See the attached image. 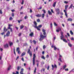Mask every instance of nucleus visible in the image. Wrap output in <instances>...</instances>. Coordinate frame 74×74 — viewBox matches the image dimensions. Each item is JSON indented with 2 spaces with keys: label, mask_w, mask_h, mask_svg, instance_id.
Wrapping results in <instances>:
<instances>
[{
  "label": "nucleus",
  "mask_w": 74,
  "mask_h": 74,
  "mask_svg": "<svg viewBox=\"0 0 74 74\" xmlns=\"http://www.w3.org/2000/svg\"><path fill=\"white\" fill-rule=\"evenodd\" d=\"M36 68H35V70H34V73H36Z\"/></svg>",
  "instance_id": "e433bc0d"
},
{
  "label": "nucleus",
  "mask_w": 74,
  "mask_h": 74,
  "mask_svg": "<svg viewBox=\"0 0 74 74\" xmlns=\"http://www.w3.org/2000/svg\"><path fill=\"white\" fill-rule=\"evenodd\" d=\"M64 3H65V4H67L68 3V1H64Z\"/></svg>",
  "instance_id": "79ce46f5"
},
{
  "label": "nucleus",
  "mask_w": 74,
  "mask_h": 74,
  "mask_svg": "<svg viewBox=\"0 0 74 74\" xmlns=\"http://www.w3.org/2000/svg\"><path fill=\"white\" fill-rule=\"evenodd\" d=\"M71 40H74V38H71Z\"/></svg>",
  "instance_id": "69168bd1"
},
{
  "label": "nucleus",
  "mask_w": 74,
  "mask_h": 74,
  "mask_svg": "<svg viewBox=\"0 0 74 74\" xmlns=\"http://www.w3.org/2000/svg\"><path fill=\"white\" fill-rule=\"evenodd\" d=\"M58 30H59V31H61L62 30L61 28H58Z\"/></svg>",
  "instance_id": "ea45409f"
},
{
  "label": "nucleus",
  "mask_w": 74,
  "mask_h": 74,
  "mask_svg": "<svg viewBox=\"0 0 74 74\" xmlns=\"http://www.w3.org/2000/svg\"><path fill=\"white\" fill-rule=\"evenodd\" d=\"M41 9H42V7H40L38 8V10H41Z\"/></svg>",
  "instance_id": "13d9d810"
},
{
  "label": "nucleus",
  "mask_w": 74,
  "mask_h": 74,
  "mask_svg": "<svg viewBox=\"0 0 74 74\" xmlns=\"http://www.w3.org/2000/svg\"><path fill=\"white\" fill-rule=\"evenodd\" d=\"M0 14H3V12H2L1 10H0Z\"/></svg>",
  "instance_id": "de8ad7c7"
},
{
  "label": "nucleus",
  "mask_w": 74,
  "mask_h": 74,
  "mask_svg": "<svg viewBox=\"0 0 74 74\" xmlns=\"http://www.w3.org/2000/svg\"><path fill=\"white\" fill-rule=\"evenodd\" d=\"M12 16H14V13H12Z\"/></svg>",
  "instance_id": "bf43d9fd"
},
{
  "label": "nucleus",
  "mask_w": 74,
  "mask_h": 74,
  "mask_svg": "<svg viewBox=\"0 0 74 74\" xmlns=\"http://www.w3.org/2000/svg\"><path fill=\"white\" fill-rule=\"evenodd\" d=\"M8 26H9V27H8V29H10L11 28V26H12V25H10L9 24L8 25Z\"/></svg>",
  "instance_id": "aec40b11"
},
{
  "label": "nucleus",
  "mask_w": 74,
  "mask_h": 74,
  "mask_svg": "<svg viewBox=\"0 0 74 74\" xmlns=\"http://www.w3.org/2000/svg\"><path fill=\"white\" fill-rule=\"evenodd\" d=\"M43 49H45V48H46V47L45 45H44L43 46Z\"/></svg>",
  "instance_id": "c03bdc74"
},
{
  "label": "nucleus",
  "mask_w": 74,
  "mask_h": 74,
  "mask_svg": "<svg viewBox=\"0 0 74 74\" xmlns=\"http://www.w3.org/2000/svg\"><path fill=\"white\" fill-rule=\"evenodd\" d=\"M10 32L9 31H8L7 33L6 34V35H4V37L5 38V37H9L10 36Z\"/></svg>",
  "instance_id": "39448f33"
},
{
  "label": "nucleus",
  "mask_w": 74,
  "mask_h": 74,
  "mask_svg": "<svg viewBox=\"0 0 74 74\" xmlns=\"http://www.w3.org/2000/svg\"><path fill=\"white\" fill-rule=\"evenodd\" d=\"M54 26H58V25H57V24H56V23L54 22Z\"/></svg>",
  "instance_id": "c9c22d12"
},
{
  "label": "nucleus",
  "mask_w": 74,
  "mask_h": 74,
  "mask_svg": "<svg viewBox=\"0 0 74 74\" xmlns=\"http://www.w3.org/2000/svg\"><path fill=\"white\" fill-rule=\"evenodd\" d=\"M20 68H21V66H17V69L18 71V70L20 69Z\"/></svg>",
  "instance_id": "5701e85b"
},
{
  "label": "nucleus",
  "mask_w": 74,
  "mask_h": 74,
  "mask_svg": "<svg viewBox=\"0 0 74 74\" xmlns=\"http://www.w3.org/2000/svg\"><path fill=\"white\" fill-rule=\"evenodd\" d=\"M67 36H68V37H70V34L69 33H67Z\"/></svg>",
  "instance_id": "6e6d98bb"
},
{
  "label": "nucleus",
  "mask_w": 74,
  "mask_h": 74,
  "mask_svg": "<svg viewBox=\"0 0 74 74\" xmlns=\"http://www.w3.org/2000/svg\"><path fill=\"white\" fill-rule=\"evenodd\" d=\"M65 70L66 71H69V69L68 68L66 69H65Z\"/></svg>",
  "instance_id": "49530a36"
},
{
  "label": "nucleus",
  "mask_w": 74,
  "mask_h": 74,
  "mask_svg": "<svg viewBox=\"0 0 74 74\" xmlns=\"http://www.w3.org/2000/svg\"><path fill=\"white\" fill-rule=\"evenodd\" d=\"M27 52L28 53H29L31 57L32 56V51H30V49H28V51H27Z\"/></svg>",
  "instance_id": "423d86ee"
},
{
  "label": "nucleus",
  "mask_w": 74,
  "mask_h": 74,
  "mask_svg": "<svg viewBox=\"0 0 74 74\" xmlns=\"http://www.w3.org/2000/svg\"><path fill=\"white\" fill-rule=\"evenodd\" d=\"M56 2H54L53 5V7H55V6H56Z\"/></svg>",
  "instance_id": "412c9836"
},
{
  "label": "nucleus",
  "mask_w": 74,
  "mask_h": 74,
  "mask_svg": "<svg viewBox=\"0 0 74 74\" xmlns=\"http://www.w3.org/2000/svg\"><path fill=\"white\" fill-rule=\"evenodd\" d=\"M21 60L23 62H24V61H25V60H24V59L23 58H22Z\"/></svg>",
  "instance_id": "3c124183"
},
{
  "label": "nucleus",
  "mask_w": 74,
  "mask_h": 74,
  "mask_svg": "<svg viewBox=\"0 0 74 74\" xmlns=\"http://www.w3.org/2000/svg\"><path fill=\"white\" fill-rule=\"evenodd\" d=\"M48 13L49 15H52V12H50V11L49 10H48Z\"/></svg>",
  "instance_id": "b1692460"
},
{
  "label": "nucleus",
  "mask_w": 74,
  "mask_h": 74,
  "mask_svg": "<svg viewBox=\"0 0 74 74\" xmlns=\"http://www.w3.org/2000/svg\"><path fill=\"white\" fill-rule=\"evenodd\" d=\"M44 16H45V14H42V18H44Z\"/></svg>",
  "instance_id": "72a5a7b5"
},
{
  "label": "nucleus",
  "mask_w": 74,
  "mask_h": 74,
  "mask_svg": "<svg viewBox=\"0 0 74 74\" xmlns=\"http://www.w3.org/2000/svg\"><path fill=\"white\" fill-rule=\"evenodd\" d=\"M51 48H54V50L55 51H56V50L57 49V48L56 47V46H55L53 45L51 46Z\"/></svg>",
  "instance_id": "6e6552de"
},
{
  "label": "nucleus",
  "mask_w": 74,
  "mask_h": 74,
  "mask_svg": "<svg viewBox=\"0 0 74 74\" xmlns=\"http://www.w3.org/2000/svg\"><path fill=\"white\" fill-rule=\"evenodd\" d=\"M20 29H22L23 27H24V26L23 25H21L20 27Z\"/></svg>",
  "instance_id": "393cba45"
},
{
  "label": "nucleus",
  "mask_w": 74,
  "mask_h": 74,
  "mask_svg": "<svg viewBox=\"0 0 74 74\" xmlns=\"http://www.w3.org/2000/svg\"><path fill=\"white\" fill-rule=\"evenodd\" d=\"M3 30H4V31L5 32H7V31L8 30V29H6V28L5 27H4Z\"/></svg>",
  "instance_id": "4be33fe9"
},
{
  "label": "nucleus",
  "mask_w": 74,
  "mask_h": 74,
  "mask_svg": "<svg viewBox=\"0 0 74 74\" xmlns=\"http://www.w3.org/2000/svg\"><path fill=\"white\" fill-rule=\"evenodd\" d=\"M61 36L60 37L61 38V40H63V38H64V36H63V32H61Z\"/></svg>",
  "instance_id": "0eeeda50"
},
{
  "label": "nucleus",
  "mask_w": 74,
  "mask_h": 74,
  "mask_svg": "<svg viewBox=\"0 0 74 74\" xmlns=\"http://www.w3.org/2000/svg\"><path fill=\"white\" fill-rule=\"evenodd\" d=\"M21 35H22V34L21 33H20L18 34V36H19V37H20V36H21Z\"/></svg>",
  "instance_id": "8fccbe9b"
},
{
  "label": "nucleus",
  "mask_w": 74,
  "mask_h": 74,
  "mask_svg": "<svg viewBox=\"0 0 74 74\" xmlns=\"http://www.w3.org/2000/svg\"><path fill=\"white\" fill-rule=\"evenodd\" d=\"M16 52H18V54H20V50H19V48L17 47V48L16 49Z\"/></svg>",
  "instance_id": "1a4fd4ad"
},
{
  "label": "nucleus",
  "mask_w": 74,
  "mask_h": 74,
  "mask_svg": "<svg viewBox=\"0 0 74 74\" xmlns=\"http://www.w3.org/2000/svg\"><path fill=\"white\" fill-rule=\"evenodd\" d=\"M34 23L35 26H34V27L36 28V29H37L38 30H39V31H40V28L41 27H42V25H38V27L37 26V23L35 21H34Z\"/></svg>",
  "instance_id": "f257e3e1"
},
{
  "label": "nucleus",
  "mask_w": 74,
  "mask_h": 74,
  "mask_svg": "<svg viewBox=\"0 0 74 74\" xmlns=\"http://www.w3.org/2000/svg\"><path fill=\"white\" fill-rule=\"evenodd\" d=\"M69 7V5H66L65 6V10H64V12H65V16H66V18H67L68 17V16H67V12H66V10L67 9V7Z\"/></svg>",
  "instance_id": "f03ea898"
},
{
  "label": "nucleus",
  "mask_w": 74,
  "mask_h": 74,
  "mask_svg": "<svg viewBox=\"0 0 74 74\" xmlns=\"http://www.w3.org/2000/svg\"><path fill=\"white\" fill-rule=\"evenodd\" d=\"M23 70H24V69H21V71L20 72V74H23Z\"/></svg>",
  "instance_id": "f8f14e48"
},
{
  "label": "nucleus",
  "mask_w": 74,
  "mask_h": 74,
  "mask_svg": "<svg viewBox=\"0 0 74 74\" xmlns=\"http://www.w3.org/2000/svg\"><path fill=\"white\" fill-rule=\"evenodd\" d=\"M16 74H19V72H18V71H16Z\"/></svg>",
  "instance_id": "338daca9"
},
{
  "label": "nucleus",
  "mask_w": 74,
  "mask_h": 74,
  "mask_svg": "<svg viewBox=\"0 0 74 74\" xmlns=\"http://www.w3.org/2000/svg\"><path fill=\"white\" fill-rule=\"evenodd\" d=\"M15 10H11V11L13 12H14L15 11Z\"/></svg>",
  "instance_id": "0e129e2a"
},
{
  "label": "nucleus",
  "mask_w": 74,
  "mask_h": 74,
  "mask_svg": "<svg viewBox=\"0 0 74 74\" xmlns=\"http://www.w3.org/2000/svg\"><path fill=\"white\" fill-rule=\"evenodd\" d=\"M49 55H47L46 56V57L47 58H49Z\"/></svg>",
  "instance_id": "052dcab7"
},
{
  "label": "nucleus",
  "mask_w": 74,
  "mask_h": 74,
  "mask_svg": "<svg viewBox=\"0 0 74 74\" xmlns=\"http://www.w3.org/2000/svg\"><path fill=\"white\" fill-rule=\"evenodd\" d=\"M62 40H63V41H64V42H67V41L66 40V39H62Z\"/></svg>",
  "instance_id": "bb28decb"
},
{
  "label": "nucleus",
  "mask_w": 74,
  "mask_h": 74,
  "mask_svg": "<svg viewBox=\"0 0 74 74\" xmlns=\"http://www.w3.org/2000/svg\"><path fill=\"white\" fill-rule=\"evenodd\" d=\"M33 43L34 44H36V42H37L36 41H35V40H33Z\"/></svg>",
  "instance_id": "7c9ffc66"
},
{
  "label": "nucleus",
  "mask_w": 74,
  "mask_h": 74,
  "mask_svg": "<svg viewBox=\"0 0 74 74\" xmlns=\"http://www.w3.org/2000/svg\"><path fill=\"white\" fill-rule=\"evenodd\" d=\"M26 55V53L25 52H23L22 54H21V57L23 56L24 55Z\"/></svg>",
  "instance_id": "6ab92c4d"
},
{
  "label": "nucleus",
  "mask_w": 74,
  "mask_h": 74,
  "mask_svg": "<svg viewBox=\"0 0 74 74\" xmlns=\"http://www.w3.org/2000/svg\"><path fill=\"white\" fill-rule=\"evenodd\" d=\"M49 66H48L47 68V69L48 70H49Z\"/></svg>",
  "instance_id": "e2e57ef3"
},
{
  "label": "nucleus",
  "mask_w": 74,
  "mask_h": 74,
  "mask_svg": "<svg viewBox=\"0 0 74 74\" xmlns=\"http://www.w3.org/2000/svg\"><path fill=\"white\" fill-rule=\"evenodd\" d=\"M42 11H43L44 14H45L46 13V12L45 10H42Z\"/></svg>",
  "instance_id": "a19ab883"
},
{
  "label": "nucleus",
  "mask_w": 74,
  "mask_h": 74,
  "mask_svg": "<svg viewBox=\"0 0 74 74\" xmlns=\"http://www.w3.org/2000/svg\"><path fill=\"white\" fill-rule=\"evenodd\" d=\"M51 11L52 12V13H54V12H53V10L51 9Z\"/></svg>",
  "instance_id": "4d7b16f0"
},
{
  "label": "nucleus",
  "mask_w": 74,
  "mask_h": 74,
  "mask_svg": "<svg viewBox=\"0 0 74 74\" xmlns=\"http://www.w3.org/2000/svg\"><path fill=\"white\" fill-rule=\"evenodd\" d=\"M70 33L72 35H73V31H72L71 30L70 31Z\"/></svg>",
  "instance_id": "cd10ccee"
},
{
  "label": "nucleus",
  "mask_w": 74,
  "mask_h": 74,
  "mask_svg": "<svg viewBox=\"0 0 74 74\" xmlns=\"http://www.w3.org/2000/svg\"><path fill=\"white\" fill-rule=\"evenodd\" d=\"M23 12H20V14H23Z\"/></svg>",
  "instance_id": "774afa93"
},
{
  "label": "nucleus",
  "mask_w": 74,
  "mask_h": 74,
  "mask_svg": "<svg viewBox=\"0 0 74 74\" xmlns=\"http://www.w3.org/2000/svg\"><path fill=\"white\" fill-rule=\"evenodd\" d=\"M34 35V34L33 33V32H31L29 34V36H30L31 37H33Z\"/></svg>",
  "instance_id": "a211bd4d"
},
{
  "label": "nucleus",
  "mask_w": 74,
  "mask_h": 74,
  "mask_svg": "<svg viewBox=\"0 0 74 74\" xmlns=\"http://www.w3.org/2000/svg\"><path fill=\"white\" fill-rule=\"evenodd\" d=\"M52 66L53 69V68H54V67H55L56 68H57V66H56V65L55 64H54V66H53V65H52Z\"/></svg>",
  "instance_id": "f3484780"
},
{
  "label": "nucleus",
  "mask_w": 74,
  "mask_h": 74,
  "mask_svg": "<svg viewBox=\"0 0 74 74\" xmlns=\"http://www.w3.org/2000/svg\"><path fill=\"white\" fill-rule=\"evenodd\" d=\"M68 45H69V46L70 47H72V45H71V44L70 43H68Z\"/></svg>",
  "instance_id": "2f4dec72"
},
{
  "label": "nucleus",
  "mask_w": 74,
  "mask_h": 74,
  "mask_svg": "<svg viewBox=\"0 0 74 74\" xmlns=\"http://www.w3.org/2000/svg\"><path fill=\"white\" fill-rule=\"evenodd\" d=\"M50 27L51 28L52 27V23H51L50 24Z\"/></svg>",
  "instance_id": "a18cd8bd"
},
{
  "label": "nucleus",
  "mask_w": 74,
  "mask_h": 74,
  "mask_svg": "<svg viewBox=\"0 0 74 74\" xmlns=\"http://www.w3.org/2000/svg\"><path fill=\"white\" fill-rule=\"evenodd\" d=\"M10 29V31L11 32H12V28H10V29Z\"/></svg>",
  "instance_id": "864d4df0"
},
{
  "label": "nucleus",
  "mask_w": 74,
  "mask_h": 74,
  "mask_svg": "<svg viewBox=\"0 0 74 74\" xmlns=\"http://www.w3.org/2000/svg\"><path fill=\"white\" fill-rule=\"evenodd\" d=\"M67 21H69L70 22H72L73 21V19L70 18H69L67 19Z\"/></svg>",
  "instance_id": "2eb2a0df"
},
{
  "label": "nucleus",
  "mask_w": 74,
  "mask_h": 74,
  "mask_svg": "<svg viewBox=\"0 0 74 74\" xmlns=\"http://www.w3.org/2000/svg\"><path fill=\"white\" fill-rule=\"evenodd\" d=\"M56 12H57V14H59V12H60V10L59 9H56Z\"/></svg>",
  "instance_id": "9b49d317"
},
{
  "label": "nucleus",
  "mask_w": 74,
  "mask_h": 74,
  "mask_svg": "<svg viewBox=\"0 0 74 74\" xmlns=\"http://www.w3.org/2000/svg\"><path fill=\"white\" fill-rule=\"evenodd\" d=\"M41 58L44 59V60H45V57H44V56H42Z\"/></svg>",
  "instance_id": "a878e982"
},
{
  "label": "nucleus",
  "mask_w": 74,
  "mask_h": 74,
  "mask_svg": "<svg viewBox=\"0 0 74 74\" xmlns=\"http://www.w3.org/2000/svg\"><path fill=\"white\" fill-rule=\"evenodd\" d=\"M18 23H21V22L22 21V20H20L19 21L18 20Z\"/></svg>",
  "instance_id": "4c0bfd02"
},
{
  "label": "nucleus",
  "mask_w": 74,
  "mask_h": 74,
  "mask_svg": "<svg viewBox=\"0 0 74 74\" xmlns=\"http://www.w3.org/2000/svg\"><path fill=\"white\" fill-rule=\"evenodd\" d=\"M66 67H67V66L66 65H65L63 67V69H66Z\"/></svg>",
  "instance_id": "c85d7f7f"
},
{
  "label": "nucleus",
  "mask_w": 74,
  "mask_h": 74,
  "mask_svg": "<svg viewBox=\"0 0 74 74\" xmlns=\"http://www.w3.org/2000/svg\"><path fill=\"white\" fill-rule=\"evenodd\" d=\"M56 32H59V30H58V29H56Z\"/></svg>",
  "instance_id": "680f3d73"
},
{
  "label": "nucleus",
  "mask_w": 74,
  "mask_h": 74,
  "mask_svg": "<svg viewBox=\"0 0 74 74\" xmlns=\"http://www.w3.org/2000/svg\"><path fill=\"white\" fill-rule=\"evenodd\" d=\"M23 3H24V1L23 0L22 1V2L21 3V4H23Z\"/></svg>",
  "instance_id": "603ef678"
},
{
  "label": "nucleus",
  "mask_w": 74,
  "mask_h": 74,
  "mask_svg": "<svg viewBox=\"0 0 74 74\" xmlns=\"http://www.w3.org/2000/svg\"><path fill=\"white\" fill-rule=\"evenodd\" d=\"M5 33V32H3V33H1V35H4V34Z\"/></svg>",
  "instance_id": "5fc2aeb1"
},
{
  "label": "nucleus",
  "mask_w": 74,
  "mask_h": 74,
  "mask_svg": "<svg viewBox=\"0 0 74 74\" xmlns=\"http://www.w3.org/2000/svg\"><path fill=\"white\" fill-rule=\"evenodd\" d=\"M37 21L38 22H40V20L39 19H37Z\"/></svg>",
  "instance_id": "58836bf2"
},
{
  "label": "nucleus",
  "mask_w": 74,
  "mask_h": 74,
  "mask_svg": "<svg viewBox=\"0 0 74 74\" xmlns=\"http://www.w3.org/2000/svg\"><path fill=\"white\" fill-rule=\"evenodd\" d=\"M73 7V4H71V5L70 6V7L69 8V9H70V8H72V7Z\"/></svg>",
  "instance_id": "c756f323"
},
{
  "label": "nucleus",
  "mask_w": 74,
  "mask_h": 74,
  "mask_svg": "<svg viewBox=\"0 0 74 74\" xmlns=\"http://www.w3.org/2000/svg\"><path fill=\"white\" fill-rule=\"evenodd\" d=\"M30 13H32V12L33 11H32V10L31 9H30Z\"/></svg>",
  "instance_id": "09e8293b"
},
{
  "label": "nucleus",
  "mask_w": 74,
  "mask_h": 74,
  "mask_svg": "<svg viewBox=\"0 0 74 74\" xmlns=\"http://www.w3.org/2000/svg\"><path fill=\"white\" fill-rule=\"evenodd\" d=\"M36 54H34L33 55V65H35V59H36Z\"/></svg>",
  "instance_id": "20e7f679"
},
{
  "label": "nucleus",
  "mask_w": 74,
  "mask_h": 74,
  "mask_svg": "<svg viewBox=\"0 0 74 74\" xmlns=\"http://www.w3.org/2000/svg\"><path fill=\"white\" fill-rule=\"evenodd\" d=\"M42 31L43 33V35H46V32H45V29H42Z\"/></svg>",
  "instance_id": "ddd939ff"
},
{
  "label": "nucleus",
  "mask_w": 74,
  "mask_h": 74,
  "mask_svg": "<svg viewBox=\"0 0 74 74\" xmlns=\"http://www.w3.org/2000/svg\"><path fill=\"white\" fill-rule=\"evenodd\" d=\"M4 46L5 48H8V44L7 43L6 44L4 45Z\"/></svg>",
  "instance_id": "9d476101"
},
{
  "label": "nucleus",
  "mask_w": 74,
  "mask_h": 74,
  "mask_svg": "<svg viewBox=\"0 0 74 74\" xmlns=\"http://www.w3.org/2000/svg\"><path fill=\"white\" fill-rule=\"evenodd\" d=\"M36 17H38L39 18H40L41 17V14H38L36 15Z\"/></svg>",
  "instance_id": "4468645a"
},
{
  "label": "nucleus",
  "mask_w": 74,
  "mask_h": 74,
  "mask_svg": "<svg viewBox=\"0 0 74 74\" xmlns=\"http://www.w3.org/2000/svg\"><path fill=\"white\" fill-rule=\"evenodd\" d=\"M11 66H10L9 67H8V70H10V69H11Z\"/></svg>",
  "instance_id": "f704fd0d"
},
{
  "label": "nucleus",
  "mask_w": 74,
  "mask_h": 74,
  "mask_svg": "<svg viewBox=\"0 0 74 74\" xmlns=\"http://www.w3.org/2000/svg\"><path fill=\"white\" fill-rule=\"evenodd\" d=\"M8 42H9V44H10V46H12V45H13V43H12V42H11V41H9Z\"/></svg>",
  "instance_id": "dca6fc26"
},
{
  "label": "nucleus",
  "mask_w": 74,
  "mask_h": 74,
  "mask_svg": "<svg viewBox=\"0 0 74 74\" xmlns=\"http://www.w3.org/2000/svg\"><path fill=\"white\" fill-rule=\"evenodd\" d=\"M12 17H10L9 18V20H10V21H11V20H12Z\"/></svg>",
  "instance_id": "37998d69"
},
{
  "label": "nucleus",
  "mask_w": 74,
  "mask_h": 74,
  "mask_svg": "<svg viewBox=\"0 0 74 74\" xmlns=\"http://www.w3.org/2000/svg\"><path fill=\"white\" fill-rule=\"evenodd\" d=\"M58 60H59V61H60V62H62V59H61V58H59Z\"/></svg>",
  "instance_id": "473e14b6"
},
{
  "label": "nucleus",
  "mask_w": 74,
  "mask_h": 74,
  "mask_svg": "<svg viewBox=\"0 0 74 74\" xmlns=\"http://www.w3.org/2000/svg\"><path fill=\"white\" fill-rule=\"evenodd\" d=\"M40 38L39 39V41H41V40H42L43 39H44L45 38H46L47 37V36H44L43 35L41 34L40 35Z\"/></svg>",
  "instance_id": "7ed1b4c3"
}]
</instances>
